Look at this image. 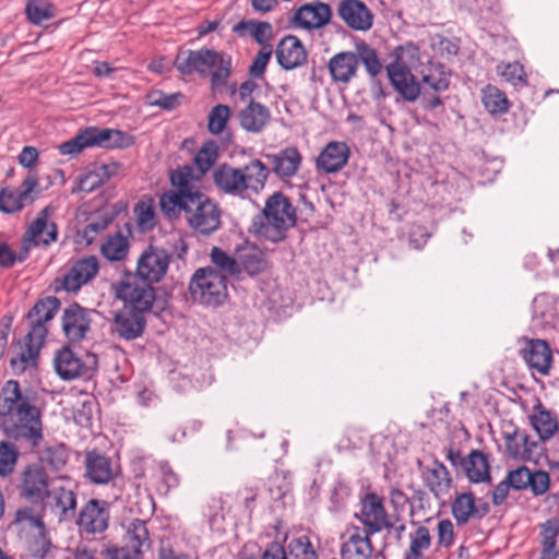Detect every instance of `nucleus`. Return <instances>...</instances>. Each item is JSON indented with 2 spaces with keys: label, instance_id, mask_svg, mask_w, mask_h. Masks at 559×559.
<instances>
[{
  "label": "nucleus",
  "instance_id": "obj_58",
  "mask_svg": "<svg viewBox=\"0 0 559 559\" xmlns=\"http://www.w3.org/2000/svg\"><path fill=\"white\" fill-rule=\"evenodd\" d=\"M91 147L86 128L81 130L74 138L59 145V152L62 155H75L84 148Z\"/></svg>",
  "mask_w": 559,
  "mask_h": 559
},
{
  "label": "nucleus",
  "instance_id": "obj_9",
  "mask_svg": "<svg viewBox=\"0 0 559 559\" xmlns=\"http://www.w3.org/2000/svg\"><path fill=\"white\" fill-rule=\"evenodd\" d=\"M193 169L190 166L178 167L170 174V183L176 188L164 192L159 198V206L164 214L174 213L175 209L202 191L192 183Z\"/></svg>",
  "mask_w": 559,
  "mask_h": 559
},
{
  "label": "nucleus",
  "instance_id": "obj_43",
  "mask_svg": "<svg viewBox=\"0 0 559 559\" xmlns=\"http://www.w3.org/2000/svg\"><path fill=\"white\" fill-rule=\"evenodd\" d=\"M559 536V519L550 518L540 524V556L539 559H556L555 547Z\"/></svg>",
  "mask_w": 559,
  "mask_h": 559
},
{
  "label": "nucleus",
  "instance_id": "obj_30",
  "mask_svg": "<svg viewBox=\"0 0 559 559\" xmlns=\"http://www.w3.org/2000/svg\"><path fill=\"white\" fill-rule=\"evenodd\" d=\"M21 490L31 502H43L49 491L46 472L38 466H28L23 473Z\"/></svg>",
  "mask_w": 559,
  "mask_h": 559
},
{
  "label": "nucleus",
  "instance_id": "obj_16",
  "mask_svg": "<svg viewBox=\"0 0 559 559\" xmlns=\"http://www.w3.org/2000/svg\"><path fill=\"white\" fill-rule=\"evenodd\" d=\"M506 478L512 489L522 491L530 489L534 496H542L550 485L549 474L542 469L531 471L526 466H520L508 472Z\"/></svg>",
  "mask_w": 559,
  "mask_h": 559
},
{
  "label": "nucleus",
  "instance_id": "obj_40",
  "mask_svg": "<svg viewBox=\"0 0 559 559\" xmlns=\"http://www.w3.org/2000/svg\"><path fill=\"white\" fill-rule=\"evenodd\" d=\"M469 481L478 484L490 480L488 456L480 450H472L464 461L463 467Z\"/></svg>",
  "mask_w": 559,
  "mask_h": 559
},
{
  "label": "nucleus",
  "instance_id": "obj_44",
  "mask_svg": "<svg viewBox=\"0 0 559 559\" xmlns=\"http://www.w3.org/2000/svg\"><path fill=\"white\" fill-rule=\"evenodd\" d=\"M481 102L491 115H502L509 110L510 104L504 92L488 84L481 91Z\"/></svg>",
  "mask_w": 559,
  "mask_h": 559
},
{
  "label": "nucleus",
  "instance_id": "obj_61",
  "mask_svg": "<svg viewBox=\"0 0 559 559\" xmlns=\"http://www.w3.org/2000/svg\"><path fill=\"white\" fill-rule=\"evenodd\" d=\"M423 82L437 93L447 91L450 85L449 75L442 70V67L435 68L424 75Z\"/></svg>",
  "mask_w": 559,
  "mask_h": 559
},
{
  "label": "nucleus",
  "instance_id": "obj_46",
  "mask_svg": "<svg viewBox=\"0 0 559 559\" xmlns=\"http://www.w3.org/2000/svg\"><path fill=\"white\" fill-rule=\"evenodd\" d=\"M431 545V536L429 530L424 525L409 534V547L404 559H421L423 551L427 550Z\"/></svg>",
  "mask_w": 559,
  "mask_h": 559
},
{
  "label": "nucleus",
  "instance_id": "obj_62",
  "mask_svg": "<svg viewBox=\"0 0 559 559\" xmlns=\"http://www.w3.org/2000/svg\"><path fill=\"white\" fill-rule=\"evenodd\" d=\"M134 214L141 230H150L155 226V212L151 204L138 203L134 207Z\"/></svg>",
  "mask_w": 559,
  "mask_h": 559
},
{
  "label": "nucleus",
  "instance_id": "obj_37",
  "mask_svg": "<svg viewBox=\"0 0 559 559\" xmlns=\"http://www.w3.org/2000/svg\"><path fill=\"white\" fill-rule=\"evenodd\" d=\"M239 123L242 129L251 133L261 132L270 122V109L253 99L247 104L238 114Z\"/></svg>",
  "mask_w": 559,
  "mask_h": 559
},
{
  "label": "nucleus",
  "instance_id": "obj_32",
  "mask_svg": "<svg viewBox=\"0 0 559 559\" xmlns=\"http://www.w3.org/2000/svg\"><path fill=\"white\" fill-rule=\"evenodd\" d=\"M46 506L59 516V520H71L75 515L76 493L64 486H52L45 497Z\"/></svg>",
  "mask_w": 559,
  "mask_h": 559
},
{
  "label": "nucleus",
  "instance_id": "obj_28",
  "mask_svg": "<svg viewBox=\"0 0 559 559\" xmlns=\"http://www.w3.org/2000/svg\"><path fill=\"white\" fill-rule=\"evenodd\" d=\"M235 255H237V264L239 274L245 271L248 275L254 276L267 266V261L263 251L253 242L243 240L235 248Z\"/></svg>",
  "mask_w": 559,
  "mask_h": 559
},
{
  "label": "nucleus",
  "instance_id": "obj_26",
  "mask_svg": "<svg viewBox=\"0 0 559 559\" xmlns=\"http://www.w3.org/2000/svg\"><path fill=\"white\" fill-rule=\"evenodd\" d=\"M528 421L543 443L549 441L559 432L558 414L547 408L540 401L532 407Z\"/></svg>",
  "mask_w": 559,
  "mask_h": 559
},
{
  "label": "nucleus",
  "instance_id": "obj_29",
  "mask_svg": "<svg viewBox=\"0 0 559 559\" xmlns=\"http://www.w3.org/2000/svg\"><path fill=\"white\" fill-rule=\"evenodd\" d=\"M275 56L278 64L285 70H293L302 66L307 60V51L300 39L287 35L278 43Z\"/></svg>",
  "mask_w": 559,
  "mask_h": 559
},
{
  "label": "nucleus",
  "instance_id": "obj_24",
  "mask_svg": "<svg viewBox=\"0 0 559 559\" xmlns=\"http://www.w3.org/2000/svg\"><path fill=\"white\" fill-rule=\"evenodd\" d=\"M532 319L535 326L547 330L556 329L559 323V298L543 293L537 295L532 304Z\"/></svg>",
  "mask_w": 559,
  "mask_h": 559
},
{
  "label": "nucleus",
  "instance_id": "obj_17",
  "mask_svg": "<svg viewBox=\"0 0 559 559\" xmlns=\"http://www.w3.org/2000/svg\"><path fill=\"white\" fill-rule=\"evenodd\" d=\"M60 300L55 296H48L39 299L28 311L27 318L31 330L27 334L32 338L45 341L48 329L46 323L53 319L60 308Z\"/></svg>",
  "mask_w": 559,
  "mask_h": 559
},
{
  "label": "nucleus",
  "instance_id": "obj_34",
  "mask_svg": "<svg viewBox=\"0 0 559 559\" xmlns=\"http://www.w3.org/2000/svg\"><path fill=\"white\" fill-rule=\"evenodd\" d=\"M349 147L344 142L328 143L317 158V168L332 174L341 170L348 162Z\"/></svg>",
  "mask_w": 559,
  "mask_h": 559
},
{
  "label": "nucleus",
  "instance_id": "obj_56",
  "mask_svg": "<svg viewBox=\"0 0 559 559\" xmlns=\"http://www.w3.org/2000/svg\"><path fill=\"white\" fill-rule=\"evenodd\" d=\"M526 440V432L524 430L514 429L504 436V445L508 455L512 459L523 457L525 450H523L522 442Z\"/></svg>",
  "mask_w": 559,
  "mask_h": 559
},
{
  "label": "nucleus",
  "instance_id": "obj_48",
  "mask_svg": "<svg viewBox=\"0 0 559 559\" xmlns=\"http://www.w3.org/2000/svg\"><path fill=\"white\" fill-rule=\"evenodd\" d=\"M119 168L120 165L117 163L102 164L96 166L93 171L85 176V178L82 180V183L87 186V190H93L107 182L111 177L116 176Z\"/></svg>",
  "mask_w": 559,
  "mask_h": 559
},
{
  "label": "nucleus",
  "instance_id": "obj_57",
  "mask_svg": "<svg viewBox=\"0 0 559 559\" xmlns=\"http://www.w3.org/2000/svg\"><path fill=\"white\" fill-rule=\"evenodd\" d=\"M500 75L514 86L526 84V74L524 68L519 62H511L498 67Z\"/></svg>",
  "mask_w": 559,
  "mask_h": 559
},
{
  "label": "nucleus",
  "instance_id": "obj_13",
  "mask_svg": "<svg viewBox=\"0 0 559 559\" xmlns=\"http://www.w3.org/2000/svg\"><path fill=\"white\" fill-rule=\"evenodd\" d=\"M84 477L94 485H107L119 473L118 466L111 457L97 450L86 451L84 454Z\"/></svg>",
  "mask_w": 559,
  "mask_h": 559
},
{
  "label": "nucleus",
  "instance_id": "obj_50",
  "mask_svg": "<svg viewBox=\"0 0 559 559\" xmlns=\"http://www.w3.org/2000/svg\"><path fill=\"white\" fill-rule=\"evenodd\" d=\"M211 262L223 275L239 276V267L237 264V255L230 257L218 247H213L210 253Z\"/></svg>",
  "mask_w": 559,
  "mask_h": 559
},
{
  "label": "nucleus",
  "instance_id": "obj_64",
  "mask_svg": "<svg viewBox=\"0 0 559 559\" xmlns=\"http://www.w3.org/2000/svg\"><path fill=\"white\" fill-rule=\"evenodd\" d=\"M17 459L16 451L5 442L0 443V475L7 476L13 472Z\"/></svg>",
  "mask_w": 559,
  "mask_h": 559
},
{
  "label": "nucleus",
  "instance_id": "obj_41",
  "mask_svg": "<svg viewBox=\"0 0 559 559\" xmlns=\"http://www.w3.org/2000/svg\"><path fill=\"white\" fill-rule=\"evenodd\" d=\"M233 32L239 37H243L247 34L258 43L261 48L264 46H271L270 40L273 38V27L269 22H262L257 20H242L233 26Z\"/></svg>",
  "mask_w": 559,
  "mask_h": 559
},
{
  "label": "nucleus",
  "instance_id": "obj_51",
  "mask_svg": "<svg viewBox=\"0 0 559 559\" xmlns=\"http://www.w3.org/2000/svg\"><path fill=\"white\" fill-rule=\"evenodd\" d=\"M219 156L218 145L215 141L205 142L197 152L193 160L201 175L206 174Z\"/></svg>",
  "mask_w": 559,
  "mask_h": 559
},
{
  "label": "nucleus",
  "instance_id": "obj_14",
  "mask_svg": "<svg viewBox=\"0 0 559 559\" xmlns=\"http://www.w3.org/2000/svg\"><path fill=\"white\" fill-rule=\"evenodd\" d=\"M364 524V530L369 534H376L393 525L388 519L383 500L374 492H368L361 499L360 514L356 515Z\"/></svg>",
  "mask_w": 559,
  "mask_h": 559
},
{
  "label": "nucleus",
  "instance_id": "obj_8",
  "mask_svg": "<svg viewBox=\"0 0 559 559\" xmlns=\"http://www.w3.org/2000/svg\"><path fill=\"white\" fill-rule=\"evenodd\" d=\"M97 366L98 358L95 354L78 356L68 346L62 347L55 356V369L62 380L91 378Z\"/></svg>",
  "mask_w": 559,
  "mask_h": 559
},
{
  "label": "nucleus",
  "instance_id": "obj_33",
  "mask_svg": "<svg viewBox=\"0 0 559 559\" xmlns=\"http://www.w3.org/2000/svg\"><path fill=\"white\" fill-rule=\"evenodd\" d=\"M332 11L328 3L316 2L301 5L294 15L295 23L305 29L320 28L331 20Z\"/></svg>",
  "mask_w": 559,
  "mask_h": 559
},
{
  "label": "nucleus",
  "instance_id": "obj_52",
  "mask_svg": "<svg viewBox=\"0 0 559 559\" xmlns=\"http://www.w3.org/2000/svg\"><path fill=\"white\" fill-rule=\"evenodd\" d=\"M183 97L181 93L166 94L163 91L153 90L146 94L145 100L150 106L159 107L169 111L179 107Z\"/></svg>",
  "mask_w": 559,
  "mask_h": 559
},
{
  "label": "nucleus",
  "instance_id": "obj_5",
  "mask_svg": "<svg viewBox=\"0 0 559 559\" xmlns=\"http://www.w3.org/2000/svg\"><path fill=\"white\" fill-rule=\"evenodd\" d=\"M181 214L189 228L199 236H211L222 227V209L203 192L188 197V201L177 206L174 213L167 212L164 215L169 219H177Z\"/></svg>",
  "mask_w": 559,
  "mask_h": 559
},
{
  "label": "nucleus",
  "instance_id": "obj_12",
  "mask_svg": "<svg viewBox=\"0 0 559 559\" xmlns=\"http://www.w3.org/2000/svg\"><path fill=\"white\" fill-rule=\"evenodd\" d=\"M99 264L95 255H85L75 260L66 272L56 290L63 289L67 293H76L82 286L90 283L98 273Z\"/></svg>",
  "mask_w": 559,
  "mask_h": 559
},
{
  "label": "nucleus",
  "instance_id": "obj_4",
  "mask_svg": "<svg viewBox=\"0 0 559 559\" xmlns=\"http://www.w3.org/2000/svg\"><path fill=\"white\" fill-rule=\"evenodd\" d=\"M296 222V209L290 199L276 191L265 200L263 211L254 218L252 227L259 237L276 243L286 238Z\"/></svg>",
  "mask_w": 559,
  "mask_h": 559
},
{
  "label": "nucleus",
  "instance_id": "obj_19",
  "mask_svg": "<svg viewBox=\"0 0 559 559\" xmlns=\"http://www.w3.org/2000/svg\"><path fill=\"white\" fill-rule=\"evenodd\" d=\"M146 328V316L122 307L114 317L111 332L123 341L141 337Z\"/></svg>",
  "mask_w": 559,
  "mask_h": 559
},
{
  "label": "nucleus",
  "instance_id": "obj_27",
  "mask_svg": "<svg viewBox=\"0 0 559 559\" xmlns=\"http://www.w3.org/2000/svg\"><path fill=\"white\" fill-rule=\"evenodd\" d=\"M372 534L359 526H354L348 531V538L341 546V556L343 559H371L373 546L371 543Z\"/></svg>",
  "mask_w": 559,
  "mask_h": 559
},
{
  "label": "nucleus",
  "instance_id": "obj_11",
  "mask_svg": "<svg viewBox=\"0 0 559 559\" xmlns=\"http://www.w3.org/2000/svg\"><path fill=\"white\" fill-rule=\"evenodd\" d=\"M36 174H28L19 188L7 186L0 190V212L14 214L34 203L39 195Z\"/></svg>",
  "mask_w": 559,
  "mask_h": 559
},
{
  "label": "nucleus",
  "instance_id": "obj_45",
  "mask_svg": "<svg viewBox=\"0 0 559 559\" xmlns=\"http://www.w3.org/2000/svg\"><path fill=\"white\" fill-rule=\"evenodd\" d=\"M393 60L388 66H394L396 69L412 71L420 61L419 49L413 43L397 46L393 53Z\"/></svg>",
  "mask_w": 559,
  "mask_h": 559
},
{
  "label": "nucleus",
  "instance_id": "obj_3",
  "mask_svg": "<svg viewBox=\"0 0 559 559\" xmlns=\"http://www.w3.org/2000/svg\"><path fill=\"white\" fill-rule=\"evenodd\" d=\"M269 176V167L260 159H252L239 168L221 164L213 170L212 179L221 193L243 199L249 190H262Z\"/></svg>",
  "mask_w": 559,
  "mask_h": 559
},
{
  "label": "nucleus",
  "instance_id": "obj_42",
  "mask_svg": "<svg viewBox=\"0 0 559 559\" xmlns=\"http://www.w3.org/2000/svg\"><path fill=\"white\" fill-rule=\"evenodd\" d=\"M124 540L126 547L135 552L148 549L152 543L146 522L140 519L132 520L127 526Z\"/></svg>",
  "mask_w": 559,
  "mask_h": 559
},
{
  "label": "nucleus",
  "instance_id": "obj_1",
  "mask_svg": "<svg viewBox=\"0 0 559 559\" xmlns=\"http://www.w3.org/2000/svg\"><path fill=\"white\" fill-rule=\"evenodd\" d=\"M34 402V397L22 393L16 380H8L0 390V429L7 437L35 447L43 439V427Z\"/></svg>",
  "mask_w": 559,
  "mask_h": 559
},
{
  "label": "nucleus",
  "instance_id": "obj_7",
  "mask_svg": "<svg viewBox=\"0 0 559 559\" xmlns=\"http://www.w3.org/2000/svg\"><path fill=\"white\" fill-rule=\"evenodd\" d=\"M114 289L116 298L123 301L122 307L144 316L151 312L156 299V292L152 284L131 275L115 284Z\"/></svg>",
  "mask_w": 559,
  "mask_h": 559
},
{
  "label": "nucleus",
  "instance_id": "obj_59",
  "mask_svg": "<svg viewBox=\"0 0 559 559\" xmlns=\"http://www.w3.org/2000/svg\"><path fill=\"white\" fill-rule=\"evenodd\" d=\"M158 479H159V483L157 486V490L163 495H167L170 489H174V488L178 487V485H179V477L173 471V468L168 465V463L159 464Z\"/></svg>",
  "mask_w": 559,
  "mask_h": 559
},
{
  "label": "nucleus",
  "instance_id": "obj_35",
  "mask_svg": "<svg viewBox=\"0 0 559 559\" xmlns=\"http://www.w3.org/2000/svg\"><path fill=\"white\" fill-rule=\"evenodd\" d=\"M425 485L438 500H443L450 492L452 478L448 468L439 461H433L431 466L423 471Z\"/></svg>",
  "mask_w": 559,
  "mask_h": 559
},
{
  "label": "nucleus",
  "instance_id": "obj_25",
  "mask_svg": "<svg viewBox=\"0 0 559 559\" xmlns=\"http://www.w3.org/2000/svg\"><path fill=\"white\" fill-rule=\"evenodd\" d=\"M52 212L53 209L51 206H46L38 213L23 236L25 241H31L33 247H38L40 245L49 246L57 240V225L48 219Z\"/></svg>",
  "mask_w": 559,
  "mask_h": 559
},
{
  "label": "nucleus",
  "instance_id": "obj_60",
  "mask_svg": "<svg viewBox=\"0 0 559 559\" xmlns=\"http://www.w3.org/2000/svg\"><path fill=\"white\" fill-rule=\"evenodd\" d=\"M295 559H318L317 554L307 536L293 539L288 545Z\"/></svg>",
  "mask_w": 559,
  "mask_h": 559
},
{
  "label": "nucleus",
  "instance_id": "obj_54",
  "mask_svg": "<svg viewBox=\"0 0 559 559\" xmlns=\"http://www.w3.org/2000/svg\"><path fill=\"white\" fill-rule=\"evenodd\" d=\"M69 453L63 444L48 447L41 454V462L53 471H61L68 463Z\"/></svg>",
  "mask_w": 559,
  "mask_h": 559
},
{
  "label": "nucleus",
  "instance_id": "obj_31",
  "mask_svg": "<svg viewBox=\"0 0 559 559\" xmlns=\"http://www.w3.org/2000/svg\"><path fill=\"white\" fill-rule=\"evenodd\" d=\"M91 147L124 148L133 145L134 139L127 132L109 128H86Z\"/></svg>",
  "mask_w": 559,
  "mask_h": 559
},
{
  "label": "nucleus",
  "instance_id": "obj_22",
  "mask_svg": "<svg viewBox=\"0 0 559 559\" xmlns=\"http://www.w3.org/2000/svg\"><path fill=\"white\" fill-rule=\"evenodd\" d=\"M520 355L528 368L543 376L549 374L552 367V352L548 343L539 338H525Z\"/></svg>",
  "mask_w": 559,
  "mask_h": 559
},
{
  "label": "nucleus",
  "instance_id": "obj_55",
  "mask_svg": "<svg viewBox=\"0 0 559 559\" xmlns=\"http://www.w3.org/2000/svg\"><path fill=\"white\" fill-rule=\"evenodd\" d=\"M231 111L227 105L218 104L209 114L207 128L212 134H221L230 118Z\"/></svg>",
  "mask_w": 559,
  "mask_h": 559
},
{
  "label": "nucleus",
  "instance_id": "obj_20",
  "mask_svg": "<svg viewBox=\"0 0 559 559\" xmlns=\"http://www.w3.org/2000/svg\"><path fill=\"white\" fill-rule=\"evenodd\" d=\"M337 15L353 31L367 32L373 24V14L361 0L340 1Z\"/></svg>",
  "mask_w": 559,
  "mask_h": 559
},
{
  "label": "nucleus",
  "instance_id": "obj_15",
  "mask_svg": "<svg viewBox=\"0 0 559 559\" xmlns=\"http://www.w3.org/2000/svg\"><path fill=\"white\" fill-rule=\"evenodd\" d=\"M109 504L104 500L91 499L80 510L76 524L86 534H99L108 528Z\"/></svg>",
  "mask_w": 559,
  "mask_h": 559
},
{
  "label": "nucleus",
  "instance_id": "obj_38",
  "mask_svg": "<svg viewBox=\"0 0 559 559\" xmlns=\"http://www.w3.org/2000/svg\"><path fill=\"white\" fill-rule=\"evenodd\" d=\"M328 67L333 81L348 83L357 73L358 57L355 52L342 51L330 59Z\"/></svg>",
  "mask_w": 559,
  "mask_h": 559
},
{
  "label": "nucleus",
  "instance_id": "obj_47",
  "mask_svg": "<svg viewBox=\"0 0 559 559\" xmlns=\"http://www.w3.org/2000/svg\"><path fill=\"white\" fill-rule=\"evenodd\" d=\"M25 13L33 24H41L55 17V8L49 0H27Z\"/></svg>",
  "mask_w": 559,
  "mask_h": 559
},
{
  "label": "nucleus",
  "instance_id": "obj_2",
  "mask_svg": "<svg viewBox=\"0 0 559 559\" xmlns=\"http://www.w3.org/2000/svg\"><path fill=\"white\" fill-rule=\"evenodd\" d=\"M174 67L182 75L199 74L211 78L213 91L224 87L231 74V57L223 51L209 48L182 50L174 61Z\"/></svg>",
  "mask_w": 559,
  "mask_h": 559
},
{
  "label": "nucleus",
  "instance_id": "obj_10",
  "mask_svg": "<svg viewBox=\"0 0 559 559\" xmlns=\"http://www.w3.org/2000/svg\"><path fill=\"white\" fill-rule=\"evenodd\" d=\"M170 261L171 254L167 250L148 246L140 254L132 276L152 285L157 284L166 276Z\"/></svg>",
  "mask_w": 559,
  "mask_h": 559
},
{
  "label": "nucleus",
  "instance_id": "obj_6",
  "mask_svg": "<svg viewBox=\"0 0 559 559\" xmlns=\"http://www.w3.org/2000/svg\"><path fill=\"white\" fill-rule=\"evenodd\" d=\"M188 288L193 301L201 305L217 307L227 298V280L212 266L198 269Z\"/></svg>",
  "mask_w": 559,
  "mask_h": 559
},
{
  "label": "nucleus",
  "instance_id": "obj_18",
  "mask_svg": "<svg viewBox=\"0 0 559 559\" xmlns=\"http://www.w3.org/2000/svg\"><path fill=\"white\" fill-rule=\"evenodd\" d=\"M92 312L74 302L62 313V331L67 340L78 343L84 340L91 330Z\"/></svg>",
  "mask_w": 559,
  "mask_h": 559
},
{
  "label": "nucleus",
  "instance_id": "obj_53",
  "mask_svg": "<svg viewBox=\"0 0 559 559\" xmlns=\"http://www.w3.org/2000/svg\"><path fill=\"white\" fill-rule=\"evenodd\" d=\"M357 52L358 62L361 61L367 73L371 78H376L381 73L382 63L379 59L377 51L372 47H370L366 43H361L357 45Z\"/></svg>",
  "mask_w": 559,
  "mask_h": 559
},
{
  "label": "nucleus",
  "instance_id": "obj_21",
  "mask_svg": "<svg viewBox=\"0 0 559 559\" xmlns=\"http://www.w3.org/2000/svg\"><path fill=\"white\" fill-rule=\"evenodd\" d=\"M490 511L488 502H476L473 492L456 493L451 503V513L457 525L463 526L471 520H480L485 518Z\"/></svg>",
  "mask_w": 559,
  "mask_h": 559
},
{
  "label": "nucleus",
  "instance_id": "obj_49",
  "mask_svg": "<svg viewBox=\"0 0 559 559\" xmlns=\"http://www.w3.org/2000/svg\"><path fill=\"white\" fill-rule=\"evenodd\" d=\"M129 252V241L120 233L109 237L102 245V253L109 261H121Z\"/></svg>",
  "mask_w": 559,
  "mask_h": 559
},
{
  "label": "nucleus",
  "instance_id": "obj_63",
  "mask_svg": "<svg viewBox=\"0 0 559 559\" xmlns=\"http://www.w3.org/2000/svg\"><path fill=\"white\" fill-rule=\"evenodd\" d=\"M273 49L272 46H264L255 55L253 62L249 68V73L252 78H261L266 69V66L271 59Z\"/></svg>",
  "mask_w": 559,
  "mask_h": 559
},
{
  "label": "nucleus",
  "instance_id": "obj_23",
  "mask_svg": "<svg viewBox=\"0 0 559 559\" xmlns=\"http://www.w3.org/2000/svg\"><path fill=\"white\" fill-rule=\"evenodd\" d=\"M264 157L270 165V173L272 171L281 180L294 177L302 162V156L295 146H287L277 153L265 154Z\"/></svg>",
  "mask_w": 559,
  "mask_h": 559
},
{
  "label": "nucleus",
  "instance_id": "obj_36",
  "mask_svg": "<svg viewBox=\"0 0 559 559\" xmlns=\"http://www.w3.org/2000/svg\"><path fill=\"white\" fill-rule=\"evenodd\" d=\"M386 73L391 85L405 102L413 103L419 97L420 85L412 71L386 66Z\"/></svg>",
  "mask_w": 559,
  "mask_h": 559
},
{
  "label": "nucleus",
  "instance_id": "obj_39",
  "mask_svg": "<svg viewBox=\"0 0 559 559\" xmlns=\"http://www.w3.org/2000/svg\"><path fill=\"white\" fill-rule=\"evenodd\" d=\"M44 342L38 338H31L29 334H26L21 352L10 359V366L15 374H21L28 368L37 366V359Z\"/></svg>",
  "mask_w": 559,
  "mask_h": 559
}]
</instances>
